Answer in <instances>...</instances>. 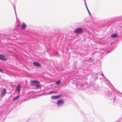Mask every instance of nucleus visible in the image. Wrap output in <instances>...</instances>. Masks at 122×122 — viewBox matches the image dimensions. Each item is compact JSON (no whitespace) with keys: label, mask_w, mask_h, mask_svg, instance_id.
<instances>
[{"label":"nucleus","mask_w":122,"mask_h":122,"mask_svg":"<svg viewBox=\"0 0 122 122\" xmlns=\"http://www.w3.org/2000/svg\"><path fill=\"white\" fill-rule=\"evenodd\" d=\"M6 94V89L5 88L3 89L2 91L1 94V96L3 97Z\"/></svg>","instance_id":"obj_4"},{"label":"nucleus","mask_w":122,"mask_h":122,"mask_svg":"<svg viewBox=\"0 0 122 122\" xmlns=\"http://www.w3.org/2000/svg\"><path fill=\"white\" fill-rule=\"evenodd\" d=\"M112 43L111 44V45H112Z\"/></svg>","instance_id":"obj_18"},{"label":"nucleus","mask_w":122,"mask_h":122,"mask_svg":"<svg viewBox=\"0 0 122 122\" xmlns=\"http://www.w3.org/2000/svg\"><path fill=\"white\" fill-rule=\"evenodd\" d=\"M60 80H59L58 81H56V83L57 85H59L60 84Z\"/></svg>","instance_id":"obj_13"},{"label":"nucleus","mask_w":122,"mask_h":122,"mask_svg":"<svg viewBox=\"0 0 122 122\" xmlns=\"http://www.w3.org/2000/svg\"><path fill=\"white\" fill-rule=\"evenodd\" d=\"M36 86L38 87H40L41 86L40 85H36Z\"/></svg>","instance_id":"obj_14"},{"label":"nucleus","mask_w":122,"mask_h":122,"mask_svg":"<svg viewBox=\"0 0 122 122\" xmlns=\"http://www.w3.org/2000/svg\"><path fill=\"white\" fill-rule=\"evenodd\" d=\"M0 59L3 61H6L7 59L2 54H0Z\"/></svg>","instance_id":"obj_3"},{"label":"nucleus","mask_w":122,"mask_h":122,"mask_svg":"<svg viewBox=\"0 0 122 122\" xmlns=\"http://www.w3.org/2000/svg\"><path fill=\"white\" fill-rule=\"evenodd\" d=\"M33 64L34 66H41V65L38 62H35L33 63Z\"/></svg>","instance_id":"obj_8"},{"label":"nucleus","mask_w":122,"mask_h":122,"mask_svg":"<svg viewBox=\"0 0 122 122\" xmlns=\"http://www.w3.org/2000/svg\"><path fill=\"white\" fill-rule=\"evenodd\" d=\"M20 96L19 95L15 97L13 99V101H15L18 100Z\"/></svg>","instance_id":"obj_10"},{"label":"nucleus","mask_w":122,"mask_h":122,"mask_svg":"<svg viewBox=\"0 0 122 122\" xmlns=\"http://www.w3.org/2000/svg\"><path fill=\"white\" fill-rule=\"evenodd\" d=\"M61 96V95H60L56 96H51V98L53 99H59Z\"/></svg>","instance_id":"obj_5"},{"label":"nucleus","mask_w":122,"mask_h":122,"mask_svg":"<svg viewBox=\"0 0 122 122\" xmlns=\"http://www.w3.org/2000/svg\"><path fill=\"white\" fill-rule=\"evenodd\" d=\"M57 92L56 91H51L50 92V93L52 94H56L57 93Z\"/></svg>","instance_id":"obj_12"},{"label":"nucleus","mask_w":122,"mask_h":122,"mask_svg":"<svg viewBox=\"0 0 122 122\" xmlns=\"http://www.w3.org/2000/svg\"><path fill=\"white\" fill-rule=\"evenodd\" d=\"M26 26H27L24 23H23L22 24L21 26V28L23 30L25 29L26 27Z\"/></svg>","instance_id":"obj_9"},{"label":"nucleus","mask_w":122,"mask_h":122,"mask_svg":"<svg viewBox=\"0 0 122 122\" xmlns=\"http://www.w3.org/2000/svg\"><path fill=\"white\" fill-rule=\"evenodd\" d=\"M117 36V35L115 33L114 34H112L111 37L113 38H114L116 37Z\"/></svg>","instance_id":"obj_11"},{"label":"nucleus","mask_w":122,"mask_h":122,"mask_svg":"<svg viewBox=\"0 0 122 122\" xmlns=\"http://www.w3.org/2000/svg\"><path fill=\"white\" fill-rule=\"evenodd\" d=\"M0 72H3V71L2 69H0Z\"/></svg>","instance_id":"obj_16"},{"label":"nucleus","mask_w":122,"mask_h":122,"mask_svg":"<svg viewBox=\"0 0 122 122\" xmlns=\"http://www.w3.org/2000/svg\"><path fill=\"white\" fill-rule=\"evenodd\" d=\"M21 88V87L20 85V84H19L16 87V89L15 90L18 92H20V91Z\"/></svg>","instance_id":"obj_6"},{"label":"nucleus","mask_w":122,"mask_h":122,"mask_svg":"<svg viewBox=\"0 0 122 122\" xmlns=\"http://www.w3.org/2000/svg\"><path fill=\"white\" fill-rule=\"evenodd\" d=\"M30 82L31 83L32 85L33 86V84H36L37 83L39 84L40 82L36 80H33L30 81Z\"/></svg>","instance_id":"obj_7"},{"label":"nucleus","mask_w":122,"mask_h":122,"mask_svg":"<svg viewBox=\"0 0 122 122\" xmlns=\"http://www.w3.org/2000/svg\"><path fill=\"white\" fill-rule=\"evenodd\" d=\"M64 103V101L63 99H60L57 102V105L58 106H61Z\"/></svg>","instance_id":"obj_2"},{"label":"nucleus","mask_w":122,"mask_h":122,"mask_svg":"<svg viewBox=\"0 0 122 122\" xmlns=\"http://www.w3.org/2000/svg\"><path fill=\"white\" fill-rule=\"evenodd\" d=\"M102 76H103V74H102Z\"/></svg>","instance_id":"obj_17"},{"label":"nucleus","mask_w":122,"mask_h":122,"mask_svg":"<svg viewBox=\"0 0 122 122\" xmlns=\"http://www.w3.org/2000/svg\"><path fill=\"white\" fill-rule=\"evenodd\" d=\"M87 10H88V12L89 14L90 15H91V13H90V12L89 11V10L88 9H87Z\"/></svg>","instance_id":"obj_15"},{"label":"nucleus","mask_w":122,"mask_h":122,"mask_svg":"<svg viewBox=\"0 0 122 122\" xmlns=\"http://www.w3.org/2000/svg\"><path fill=\"white\" fill-rule=\"evenodd\" d=\"M83 31V29L81 28H78L76 29L74 31L75 33L80 34H81Z\"/></svg>","instance_id":"obj_1"}]
</instances>
